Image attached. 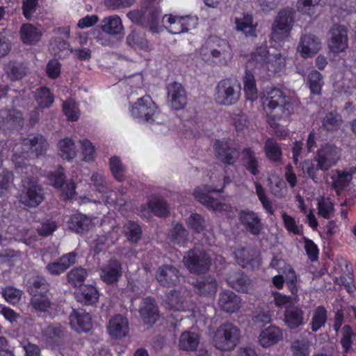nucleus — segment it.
I'll use <instances>...</instances> for the list:
<instances>
[{"label": "nucleus", "mask_w": 356, "mask_h": 356, "mask_svg": "<svg viewBox=\"0 0 356 356\" xmlns=\"http://www.w3.org/2000/svg\"><path fill=\"white\" fill-rule=\"evenodd\" d=\"M30 290L33 295L31 302L33 309L40 312H47L51 307V302L47 293V286L44 280L35 281Z\"/></svg>", "instance_id": "obj_11"}, {"label": "nucleus", "mask_w": 356, "mask_h": 356, "mask_svg": "<svg viewBox=\"0 0 356 356\" xmlns=\"http://www.w3.org/2000/svg\"><path fill=\"white\" fill-rule=\"evenodd\" d=\"M71 327L78 332H86L92 328V318L89 313L82 309L74 310L70 316Z\"/></svg>", "instance_id": "obj_18"}, {"label": "nucleus", "mask_w": 356, "mask_h": 356, "mask_svg": "<svg viewBox=\"0 0 356 356\" xmlns=\"http://www.w3.org/2000/svg\"><path fill=\"white\" fill-rule=\"evenodd\" d=\"M327 45L333 54H340L348 48L347 30L345 26L335 24L330 29Z\"/></svg>", "instance_id": "obj_13"}, {"label": "nucleus", "mask_w": 356, "mask_h": 356, "mask_svg": "<svg viewBox=\"0 0 356 356\" xmlns=\"http://www.w3.org/2000/svg\"><path fill=\"white\" fill-rule=\"evenodd\" d=\"M109 334L115 338L125 337L129 331L127 319L122 315L118 314L113 316L107 325Z\"/></svg>", "instance_id": "obj_21"}, {"label": "nucleus", "mask_w": 356, "mask_h": 356, "mask_svg": "<svg viewBox=\"0 0 356 356\" xmlns=\"http://www.w3.org/2000/svg\"><path fill=\"white\" fill-rule=\"evenodd\" d=\"M260 99L263 108L266 113L269 125L275 129V134L280 138H285L288 131L278 129L279 122H289V117L293 113V108L290 98L283 91L275 86H266L262 88Z\"/></svg>", "instance_id": "obj_1"}, {"label": "nucleus", "mask_w": 356, "mask_h": 356, "mask_svg": "<svg viewBox=\"0 0 356 356\" xmlns=\"http://www.w3.org/2000/svg\"><path fill=\"white\" fill-rule=\"evenodd\" d=\"M229 284L236 290L244 293H250L252 291V282L243 274H236L228 277Z\"/></svg>", "instance_id": "obj_39"}, {"label": "nucleus", "mask_w": 356, "mask_h": 356, "mask_svg": "<svg viewBox=\"0 0 356 356\" xmlns=\"http://www.w3.org/2000/svg\"><path fill=\"white\" fill-rule=\"evenodd\" d=\"M81 154L85 161L89 162L94 160L95 156V147L90 141L84 139L80 140Z\"/></svg>", "instance_id": "obj_63"}, {"label": "nucleus", "mask_w": 356, "mask_h": 356, "mask_svg": "<svg viewBox=\"0 0 356 356\" xmlns=\"http://www.w3.org/2000/svg\"><path fill=\"white\" fill-rule=\"evenodd\" d=\"M195 197L202 204L215 211H226L229 206L211 197L204 188H197L194 191Z\"/></svg>", "instance_id": "obj_24"}, {"label": "nucleus", "mask_w": 356, "mask_h": 356, "mask_svg": "<svg viewBox=\"0 0 356 356\" xmlns=\"http://www.w3.org/2000/svg\"><path fill=\"white\" fill-rule=\"evenodd\" d=\"M13 180V174L4 169L0 168V197L8 192Z\"/></svg>", "instance_id": "obj_55"}, {"label": "nucleus", "mask_w": 356, "mask_h": 356, "mask_svg": "<svg viewBox=\"0 0 356 356\" xmlns=\"http://www.w3.org/2000/svg\"><path fill=\"white\" fill-rule=\"evenodd\" d=\"M129 113L131 117L140 123H147L156 133H166L168 126L163 123V115H161L155 103L149 95L138 98L135 102L131 103Z\"/></svg>", "instance_id": "obj_2"}, {"label": "nucleus", "mask_w": 356, "mask_h": 356, "mask_svg": "<svg viewBox=\"0 0 356 356\" xmlns=\"http://www.w3.org/2000/svg\"><path fill=\"white\" fill-rule=\"evenodd\" d=\"M35 99L38 105L42 108L49 107L54 101L53 95L47 88L37 90Z\"/></svg>", "instance_id": "obj_58"}, {"label": "nucleus", "mask_w": 356, "mask_h": 356, "mask_svg": "<svg viewBox=\"0 0 356 356\" xmlns=\"http://www.w3.org/2000/svg\"><path fill=\"white\" fill-rule=\"evenodd\" d=\"M50 51L52 54L61 56L60 54L65 51L67 52L70 49V44L66 41L56 38L50 42Z\"/></svg>", "instance_id": "obj_64"}, {"label": "nucleus", "mask_w": 356, "mask_h": 356, "mask_svg": "<svg viewBox=\"0 0 356 356\" xmlns=\"http://www.w3.org/2000/svg\"><path fill=\"white\" fill-rule=\"evenodd\" d=\"M63 111L68 120L76 121L79 118L80 111L76 104L72 99L63 103Z\"/></svg>", "instance_id": "obj_53"}, {"label": "nucleus", "mask_w": 356, "mask_h": 356, "mask_svg": "<svg viewBox=\"0 0 356 356\" xmlns=\"http://www.w3.org/2000/svg\"><path fill=\"white\" fill-rule=\"evenodd\" d=\"M23 118L17 111H1L0 112V128L10 129L22 126Z\"/></svg>", "instance_id": "obj_25"}, {"label": "nucleus", "mask_w": 356, "mask_h": 356, "mask_svg": "<svg viewBox=\"0 0 356 356\" xmlns=\"http://www.w3.org/2000/svg\"><path fill=\"white\" fill-rule=\"evenodd\" d=\"M200 342L199 335L196 332L186 331L179 338V347L185 350H194Z\"/></svg>", "instance_id": "obj_41"}, {"label": "nucleus", "mask_w": 356, "mask_h": 356, "mask_svg": "<svg viewBox=\"0 0 356 356\" xmlns=\"http://www.w3.org/2000/svg\"><path fill=\"white\" fill-rule=\"evenodd\" d=\"M228 43L218 37L209 39L206 46L202 47L200 54L202 60L210 65H222L227 63Z\"/></svg>", "instance_id": "obj_5"}, {"label": "nucleus", "mask_w": 356, "mask_h": 356, "mask_svg": "<svg viewBox=\"0 0 356 356\" xmlns=\"http://www.w3.org/2000/svg\"><path fill=\"white\" fill-rule=\"evenodd\" d=\"M239 337V330L231 323H225L219 327L213 340L216 348L232 351L236 346Z\"/></svg>", "instance_id": "obj_7"}, {"label": "nucleus", "mask_w": 356, "mask_h": 356, "mask_svg": "<svg viewBox=\"0 0 356 356\" xmlns=\"http://www.w3.org/2000/svg\"><path fill=\"white\" fill-rule=\"evenodd\" d=\"M266 47H260L254 52L248 63V67L254 66V71L263 77L270 76L284 70L286 57L280 53L268 56Z\"/></svg>", "instance_id": "obj_4"}, {"label": "nucleus", "mask_w": 356, "mask_h": 356, "mask_svg": "<svg viewBox=\"0 0 356 356\" xmlns=\"http://www.w3.org/2000/svg\"><path fill=\"white\" fill-rule=\"evenodd\" d=\"M293 12L291 9L280 11L272 26V40L275 42L287 38L292 29Z\"/></svg>", "instance_id": "obj_9"}, {"label": "nucleus", "mask_w": 356, "mask_h": 356, "mask_svg": "<svg viewBox=\"0 0 356 356\" xmlns=\"http://www.w3.org/2000/svg\"><path fill=\"white\" fill-rule=\"evenodd\" d=\"M256 194L260 200L264 209L266 212L270 215L274 214V210L273 209L272 204L269 199L266 195L265 191L260 183L258 181L254 182Z\"/></svg>", "instance_id": "obj_54"}, {"label": "nucleus", "mask_w": 356, "mask_h": 356, "mask_svg": "<svg viewBox=\"0 0 356 356\" xmlns=\"http://www.w3.org/2000/svg\"><path fill=\"white\" fill-rule=\"evenodd\" d=\"M161 14V8L152 6L145 10L130 11L127 17L134 23L146 24L152 32L159 33L163 29L159 23Z\"/></svg>", "instance_id": "obj_6"}, {"label": "nucleus", "mask_w": 356, "mask_h": 356, "mask_svg": "<svg viewBox=\"0 0 356 356\" xmlns=\"http://www.w3.org/2000/svg\"><path fill=\"white\" fill-rule=\"evenodd\" d=\"M184 263L190 272L200 273L209 268L210 259L204 252L191 250L184 256Z\"/></svg>", "instance_id": "obj_14"}, {"label": "nucleus", "mask_w": 356, "mask_h": 356, "mask_svg": "<svg viewBox=\"0 0 356 356\" xmlns=\"http://www.w3.org/2000/svg\"><path fill=\"white\" fill-rule=\"evenodd\" d=\"M98 222L99 220L96 218L92 220L81 213H76L70 216L67 222V226L76 233H81L90 229Z\"/></svg>", "instance_id": "obj_20"}, {"label": "nucleus", "mask_w": 356, "mask_h": 356, "mask_svg": "<svg viewBox=\"0 0 356 356\" xmlns=\"http://www.w3.org/2000/svg\"><path fill=\"white\" fill-rule=\"evenodd\" d=\"M195 286L201 295L212 296L216 292V284L213 278H209L207 282H198Z\"/></svg>", "instance_id": "obj_59"}, {"label": "nucleus", "mask_w": 356, "mask_h": 356, "mask_svg": "<svg viewBox=\"0 0 356 356\" xmlns=\"http://www.w3.org/2000/svg\"><path fill=\"white\" fill-rule=\"evenodd\" d=\"M23 191L19 195V200L24 204L35 207L43 200V194L41 188L37 185L35 180L26 178L23 180Z\"/></svg>", "instance_id": "obj_12"}, {"label": "nucleus", "mask_w": 356, "mask_h": 356, "mask_svg": "<svg viewBox=\"0 0 356 356\" xmlns=\"http://www.w3.org/2000/svg\"><path fill=\"white\" fill-rule=\"evenodd\" d=\"M91 181H92L95 187L97 190V197L96 198H87L88 201L94 202H104L106 204H110L113 202V200L110 201L108 196L106 195V187L104 185V180L102 175L100 173H94L91 177Z\"/></svg>", "instance_id": "obj_35"}, {"label": "nucleus", "mask_w": 356, "mask_h": 356, "mask_svg": "<svg viewBox=\"0 0 356 356\" xmlns=\"http://www.w3.org/2000/svg\"><path fill=\"white\" fill-rule=\"evenodd\" d=\"M282 338V330L278 327L270 325L261 331L258 343L264 348H269L277 344Z\"/></svg>", "instance_id": "obj_19"}, {"label": "nucleus", "mask_w": 356, "mask_h": 356, "mask_svg": "<svg viewBox=\"0 0 356 356\" xmlns=\"http://www.w3.org/2000/svg\"><path fill=\"white\" fill-rule=\"evenodd\" d=\"M78 302L85 305H93L98 301L99 293L97 289L91 284H86L75 293Z\"/></svg>", "instance_id": "obj_28"}, {"label": "nucleus", "mask_w": 356, "mask_h": 356, "mask_svg": "<svg viewBox=\"0 0 356 356\" xmlns=\"http://www.w3.org/2000/svg\"><path fill=\"white\" fill-rule=\"evenodd\" d=\"M341 157V149L334 145H322L317 151L315 161L323 171L328 170L337 163Z\"/></svg>", "instance_id": "obj_10"}, {"label": "nucleus", "mask_w": 356, "mask_h": 356, "mask_svg": "<svg viewBox=\"0 0 356 356\" xmlns=\"http://www.w3.org/2000/svg\"><path fill=\"white\" fill-rule=\"evenodd\" d=\"M236 29L241 31L246 36H255L257 24L254 22L252 15L248 13L236 17L234 19Z\"/></svg>", "instance_id": "obj_29"}, {"label": "nucleus", "mask_w": 356, "mask_h": 356, "mask_svg": "<svg viewBox=\"0 0 356 356\" xmlns=\"http://www.w3.org/2000/svg\"><path fill=\"white\" fill-rule=\"evenodd\" d=\"M268 181L270 191L275 196L282 198L286 195V184L281 177L273 175L269 177Z\"/></svg>", "instance_id": "obj_43"}, {"label": "nucleus", "mask_w": 356, "mask_h": 356, "mask_svg": "<svg viewBox=\"0 0 356 356\" xmlns=\"http://www.w3.org/2000/svg\"><path fill=\"white\" fill-rule=\"evenodd\" d=\"M76 257L74 252L64 254L58 261L49 264L47 269L51 275H59L74 264Z\"/></svg>", "instance_id": "obj_27"}, {"label": "nucleus", "mask_w": 356, "mask_h": 356, "mask_svg": "<svg viewBox=\"0 0 356 356\" xmlns=\"http://www.w3.org/2000/svg\"><path fill=\"white\" fill-rule=\"evenodd\" d=\"M111 170L115 178L121 181L124 178V168L118 156H113L110 159Z\"/></svg>", "instance_id": "obj_60"}, {"label": "nucleus", "mask_w": 356, "mask_h": 356, "mask_svg": "<svg viewBox=\"0 0 356 356\" xmlns=\"http://www.w3.org/2000/svg\"><path fill=\"white\" fill-rule=\"evenodd\" d=\"M140 314L147 323H154L156 321L158 311L152 298H147L143 300L140 307Z\"/></svg>", "instance_id": "obj_34"}, {"label": "nucleus", "mask_w": 356, "mask_h": 356, "mask_svg": "<svg viewBox=\"0 0 356 356\" xmlns=\"http://www.w3.org/2000/svg\"><path fill=\"white\" fill-rule=\"evenodd\" d=\"M243 90L248 99L255 101L258 98V90L253 74L246 70L243 78Z\"/></svg>", "instance_id": "obj_38"}, {"label": "nucleus", "mask_w": 356, "mask_h": 356, "mask_svg": "<svg viewBox=\"0 0 356 356\" xmlns=\"http://www.w3.org/2000/svg\"><path fill=\"white\" fill-rule=\"evenodd\" d=\"M186 231L181 225H176L175 227L170 230L168 238L173 244L181 245L186 241Z\"/></svg>", "instance_id": "obj_57"}, {"label": "nucleus", "mask_w": 356, "mask_h": 356, "mask_svg": "<svg viewBox=\"0 0 356 356\" xmlns=\"http://www.w3.org/2000/svg\"><path fill=\"white\" fill-rule=\"evenodd\" d=\"M317 209L318 214L324 218H331L334 212L333 202L330 198L324 196L317 198Z\"/></svg>", "instance_id": "obj_44"}, {"label": "nucleus", "mask_w": 356, "mask_h": 356, "mask_svg": "<svg viewBox=\"0 0 356 356\" xmlns=\"http://www.w3.org/2000/svg\"><path fill=\"white\" fill-rule=\"evenodd\" d=\"M47 143L40 135H30L22 140L14 148L13 161L18 171L28 174L37 175L38 168L28 165V152H35L36 155L42 154L47 149Z\"/></svg>", "instance_id": "obj_3"}, {"label": "nucleus", "mask_w": 356, "mask_h": 356, "mask_svg": "<svg viewBox=\"0 0 356 356\" xmlns=\"http://www.w3.org/2000/svg\"><path fill=\"white\" fill-rule=\"evenodd\" d=\"M270 265L273 268H277L279 273H282L285 275L286 281L292 285L291 289V292L294 293L296 291V289L294 286L296 276L291 267L287 265L284 261L277 259H274L271 261Z\"/></svg>", "instance_id": "obj_33"}, {"label": "nucleus", "mask_w": 356, "mask_h": 356, "mask_svg": "<svg viewBox=\"0 0 356 356\" xmlns=\"http://www.w3.org/2000/svg\"><path fill=\"white\" fill-rule=\"evenodd\" d=\"M163 23L167 24L169 31L173 34L184 33L181 16L166 15L163 17Z\"/></svg>", "instance_id": "obj_48"}, {"label": "nucleus", "mask_w": 356, "mask_h": 356, "mask_svg": "<svg viewBox=\"0 0 356 356\" xmlns=\"http://www.w3.org/2000/svg\"><path fill=\"white\" fill-rule=\"evenodd\" d=\"M242 163L251 174L257 175L259 172L258 160L250 148H246L243 150Z\"/></svg>", "instance_id": "obj_42"}, {"label": "nucleus", "mask_w": 356, "mask_h": 356, "mask_svg": "<svg viewBox=\"0 0 356 356\" xmlns=\"http://www.w3.org/2000/svg\"><path fill=\"white\" fill-rule=\"evenodd\" d=\"M121 276V264L116 260L109 261L101 269L100 277L106 284L117 282Z\"/></svg>", "instance_id": "obj_23"}, {"label": "nucleus", "mask_w": 356, "mask_h": 356, "mask_svg": "<svg viewBox=\"0 0 356 356\" xmlns=\"http://www.w3.org/2000/svg\"><path fill=\"white\" fill-rule=\"evenodd\" d=\"M214 148L218 159L225 163L233 164L238 157V152L230 140L216 141Z\"/></svg>", "instance_id": "obj_16"}, {"label": "nucleus", "mask_w": 356, "mask_h": 356, "mask_svg": "<svg viewBox=\"0 0 356 356\" xmlns=\"http://www.w3.org/2000/svg\"><path fill=\"white\" fill-rule=\"evenodd\" d=\"M41 35V31L30 24H25L20 29L21 39L26 44L37 43L40 40Z\"/></svg>", "instance_id": "obj_37"}, {"label": "nucleus", "mask_w": 356, "mask_h": 356, "mask_svg": "<svg viewBox=\"0 0 356 356\" xmlns=\"http://www.w3.org/2000/svg\"><path fill=\"white\" fill-rule=\"evenodd\" d=\"M59 155L65 160H71L76 156V149L74 141L69 138L60 140L58 143Z\"/></svg>", "instance_id": "obj_40"}, {"label": "nucleus", "mask_w": 356, "mask_h": 356, "mask_svg": "<svg viewBox=\"0 0 356 356\" xmlns=\"http://www.w3.org/2000/svg\"><path fill=\"white\" fill-rule=\"evenodd\" d=\"M266 156L271 161H277L281 159L282 151L279 145L273 139H268L264 145Z\"/></svg>", "instance_id": "obj_51"}, {"label": "nucleus", "mask_w": 356, "mask_h": 356, "mask_svg": "<svg viewBox=\"0 0 356 356\" xmlns=\"http://www.w3.org/2000/svg\"><path fill=\"white\" fill-rule=\"evenodd\" d=\"M307 83L312 94L320 95L324 85L322 74L316 70L311 71L307 76Z\"/></svg>", "instance_id": "obj_45"}, {"label": "nucleus", "mask_w": 356, "mask_h": 356, "mask_svg": "<svg viewBox=\"0 0 356 356\" xmlns=\"http://www.w3.org/2000/svg\"><path fill=\"white\" fill-rule=\"evenodd\" d=\"M87 276L88 273L86 270L82 268H76L68 273L67 280L74 287L81 286Z\"/></svg>", "instance_id": "obj_50"}, {"label": "nucleus", "mask_w": 356, "mask_h": 356, "mask_svg": "<svg viewBox=\"0 0 356 356\" xmlns=\"http://www.w3.org/2000/svg\"><path fill=\"white\" fill-rule=\"evenodd\" d=\"M2 295L8 302L14 305L19 302L22 292L15 287L8 286L2 291Z\"/></svg>", "instance_id": "obj_61"}, {"label": "nucleus", "mask_w": 356, "mask_h": 356, "mask_svg": "<svg viewBox=\"0 0 356 356\" xmlns=\"http://www.w3.org/2000/svg\"><path fill=\"white\" fill-rule=\"evenodd\" d=\"M8 234L10 235L7 238L8 239L14 238L15 241H22L29 245L35 240L32 238L29 230L18 229L13 225L8 228Z\"/></svg>", "instance_id": "obj_47"}, {"label": "nucleus", "mask_w": 356, "mask_h": 356, "mask_svg": "<svg viewBox=\"0 0 356 356\" xmlns=\"http://www.w3.org/2000/svg\"><path fill=\"white\" fill-rule=\"evenodd\" d=\"M168 99L170 107L174 110H181L185 107L187 96L181 83L174 82L168 85Z\"/></svg>", "instance_id": "obj_17"}, {"label": "nucleus", "mask_w": 356, "mask_h": 356, "mask_svg": "<svg viewBox=\"0 0 356 356\" xmlns=\"http://www.w3.org/2000/svg\"><path fill=\"white\" fill-rule=\"evenodd\" d=\"M64 179L63 169L61 167L57 168L48 175L49 184L55 188H60L63 186Z\"/></svg>", "instance_id": "obj_62"}, {"label": "nucleus", "mask_w": 356, "mask_h": 356, "mask_svg": "<svg viewBox=\"0 0 356 356\" xmlns=\"http://www.w3.org/2000/svg\"><path fill=\"white\" fill-rule=\"evenodd\" d=\"M303 311L297 307H287L284 313V323L291 329L296 328L305 323Z\"/></svg>", "instance_id": "obj_32"}, {"label": "nucleus", "mask_w": 356, "mask_h": 356, "mask_svg": "<svg viewBox=\"0 0 356 356\" xmlns=\"http://www.w3.org/2000/svg\"><path fill=\"white\" fill-rule=\"evenodd\" d=\"M241 300L232 291H224L220 293L218 305L226 312H234L240 307Z\"/></svg>", "instance_id": "obj_30"}, {"label": "nucleus", "mask_w": 356, "mask_h": 356, "mask_svg": "<svg viewBox=\"0 0 356 356\" xmlns=\"http://www.w3.org/2000/svg\"><path fill=\"white\" fill-rule=\"evenodd\" d=\"M165 304V307L170 310L184 312L188 309L187 303L184 305L185 300L179 296L177 291H172L168 296Z\"/></svg>", "instance_id": "obj_46"}, {"label": "nucleus", "mask_w": 356, "mask_h": 356, "mask_svg": "<svg viewBox=\"0 0 356 356\" xmlns=\"http://www.w3.org/2000/svg\"><path fill=\"white\" fill-rule=\"evenodd\" d=\"M241 222L253 234H258L261 229V223L253 211H243L240 213Z\"/></svg>", "instance_id": "obj_31"}, {"label": "nucleus", "mask_w": 356, "mask_h": 356, "mask_svg": "<svg viewBox=\"0 0 356 356\" xmlns=\"http://www.w3.org/2000/svg\"><path fill=\"white\" fill-rule=\"evenodd\" d=\"M327 321V312L321 306L317 307L313 312L311 328L312 331L316 332L325 325Z\"/></svg>", "instance_id": "obj_49"}, {"label": "nucleus", "mask_w": 356, "mask_h": 356, "mask_svg": "<svg viewBox=\"0 0 356 356\" xmlns=\"http://www.w3.org/2000/svg\"><path fill=\"white\" fill-rule=\"evenodd\" d=\"M240 85L234 80L224 79L220 81L215 93V101L221 105H232L239 99Z\"/></svg>", "instance_id": "obj_8"}, {"label": "nucleus", "mask_w": 356, "mask_h": 356, "mask_svg": "<svg viewBox=\"0 0 356 356\" xmlns=\"http://www.w3.org/2000/svg\"><path fill=\"white\" fill-rule=\"evenodd\" d=\"M102 31L110 35H118L122 32L124 27L120 17L112 15L105 17L101 23Z\"/></svg>", "instance_id": "obj_36"}, {"label": "nucleus", "mask_w": 356, "mask_h": 356, "mask_svg": "<svg viewBox=\"0 0 356 356\" xmlns=\"http://www.w3.org/2000/svg\"><path fill=\"white\" fill-rule=\"evenodd\" d=\"M43 338L47 342H51L59 337L63 332V327L60 325H46L43 328Z\"/></svg>", "instance_id": "obj_56"}, {"label": "nucleus", "mask_w": 356, "mask_h": 356, "mask_svg": "<svg viewBox=\"0 0 356 356\" xmlns=\"http://www.w3.org/2000/svg\"><path fill=\"white\" fill-rule=\"evenodd\" d=\"M321 49V40L313 34H305L301 36L297 46V51L303 58H312Z\"/></svg>", "instance_id": "obj_15"}, {"label": "nucleus", "mask_w": 356, "mask_h": 356, "mask_svg": "<svg viewBox=\"0 0 356 356\" xmlns=\"http://www.w3.org/2000/svg\"><path fill=\"white\" fill-rule=\"evenodd\" d=\"M179 275L177 270L171 265L160 266L156 273V279L158 282L164 286L174 285L178 281Z\"/></svg>", "instance_id": "obj_22"}, {"label": "nucleus", "mask_w": 356, "mask_h": 356, "mask_svg": "<svg viewBox=\"0 0 356 356\" xmlns=\"http://www.w3.org/2000/svg\"><path fill=\"white\" fill-rule=\"evenodd\" d=\"M141 212L144 216L152 212L156 216H164L168 213V207L163 199L152 196L149 198L147 204L142 207Z\"/></svg>", "instance_id": "obj_26"}, {"label": "nucleus", "mask_w": 356, "mask_h": 356, "mask_svg": "<svg viewBox=\"0 0 356 356\" xmlns=\"http://www.w3.org/2000/svg\"><path fill=\"white\" fill-rule=\"evenodd\" d=\"M352 175L353 172L347 170L333 172L332 179L334 187L339 188L346 186L352 179Z\"/></svg>", "instance_id": "obj_52"}]
</instances>
